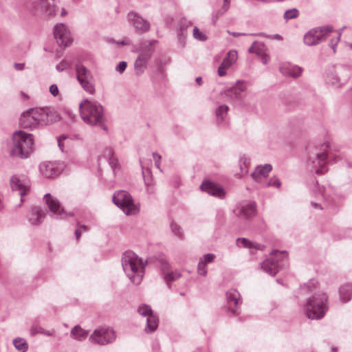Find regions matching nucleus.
Instances as JSON below:
<instances>
[{
  "label": "nucleus",
  "instance_id": "nucleus-1",
  "mask_svg": "<svg viewBox=\"0 0 352 352\" xmlns=\"http://www.w3.org/2000/svg\"><path fill=\"white\" fill-rule=\"evenodd\" d=\"M328 310V296L326 293H315L307 299L305 313L308 318L318 320L323 318Z\"/></svg>",
  "mask_w": 352,
  "mask_h": 352
},
{
  "label": "nucleus",
  "instance_id": "nucleus-2",
  "mask_svg": "<svg viewBox=\"0 0 352 352\" xmlns=\"http://www.w3.org/2000/svg\"><path fill=\"white\" fill-rule=\"evenodd\" d=\"M124 270L134 284H139L144 274V265L142 260L131 252H126L122 258Z\"/></svg>",
  "mask_w": 352,
  "mask_h": 352
},
{
  "label": "nucleus",
  "instance_id": "nucleus-3",
  "mask_svg": "<svg viewBox=\"0 0 352 352\" xmlns=\"http://www.w3.org/2000/svg\"><path fill=\"white\" fill-rule=\"evenodd\" d=\"M80 112L82 119L89 124H99L104 120L102 106L88 100L80 103Z\"/></svg>",
  "mask_w": 352,
  "mask_h": 352
},
{
  "label": "nucleus",
  "instance_id": "nucleus-4",
  "mask_svg": "<svg viewBox=\"0 0 352 352\" xmlns=\"http://www.w3.org/2000/svg\"><path fill=\"white\" fill-rule=\"evenodd\" d=\"M113 200L127 215L135 214L138 212V208L133 204L132 197L125 191L117 192Z\"/></svg>",
  "mask_w": 352,
  "mask_h": 352
},
{
  "label": "nucleus",
  "instance_id": "nucleus-5",
  "mask_svg": "<svg viewBox=\"0 0 352 352\" xmlns=\"http://www.w3.org/2000/svg\"><path fill=\"white\" fill-rule=\"evenodd\" d=\"M76 73L78 80L84 90L90 94H94L96 89L90 71L83 65H80L77 67Z\"/></svg>",
  "mask_w": 352,
  "mask_h": 352
},
{
  "label": "nucleus",
  "instance_id": "nucleus-6",
  "mask_svg": "<svg viewBox=\"0 0 352 352\" xmlns=\"http://www.w3.org/2000/svg\"><path fill=\"white\" fill-rule=\"evenodd\" d=\"M332 30L329 27L319 28L313 29L307 32L304 36V42L307 45L318 44L326 38Z\"/></svg>",
  "mask_w": 352,
  "mask_h": 352
},
{
  "label": "nucleus",
  "instance_id": "nucleus-7",
  "mask_svg": "<svg viewBox=\"0 0 352 352\" xmlns=\"http://www.w3.org/2000/svg\"><path fill=\"white\" fill-rule=\"evenodd\" d=\"M32 116L38 125L47 124L54 120V113L49 107L30 109Z\"/></svg>",
  "mask_w": 352,
  "mask_h": 352
},
{
  "label": "nucleus",
  "instance_id": "nucleus-8",
  "mask_svg": "<svg viewBox=\"0 0 352 352\" xmlns=\"http://www.w3.org/2000/svg\"><path fill=\"white\" fill-rule=\"evenodd\" d=\"M90 339L100 344H107L116 339V334L113 329L108 327H100L91 334Z\"/></svg>",
  "mask_w": 352,
  "mask_h": 352
},
{
  "label": "nucleus",
  "instance_id": "nucleus-9",
  "mask_svg": "<svg viewBox=\"0 0 352 352\" xmlns=\"http://www.w3.org/2000/svg\"><path fill=\"white\" fill-rule=\"evenodd\" d=\"M64 167V164L60 162H44L40 165L39 169L44 177L52 178L59 175Z\"/></svg>",
  "mask_w": 352,
  "mask_h": 352
},
{
  "label": "nucleus",
  "instance_id": "nucleus-10",
  "mask_svg": "<svg viewBox=\"0 0 352 352\" xmlns=\"http://www.w3.org/2000/svg\"><path fill=\"white\" fill-rule=\"evenodd\" d=\"M272 258L266 259L261 265V267L267 273L274 275L277 273L278 265L277 258L279 257H287V254L285 252L274 251L272 252Z\"/></svg>",
  "mask_w": 352,
  "mask_h": 352
},
{
  "label": "nucleus",
  "instance_id": "nucleus-11",
  "mask_svg": "<svg viewBox=\"0 0 352 352\" xmlns=\"http://www.w3.org/2000/svg\"><path fill=\"white\" fill-rule=\"evenodd\" d=\"M54 36L60 45L67 46L72 42L69 30L64 24H58L54 28Z\"/></svg>",
  "mask_w": 352,
  "mask_h": 352
},
{
  "label": "nucleus",
  "instance_id": "nucleus-12",
  "mask_svg": "<svg viewBox=\"0 0 352 352\" xmlns=\"http://www.w3.org/2000/svg\"><path fill=\"white\" fill-rule=\"evenodd\" d=\"M10 155L22 157V130H18L12 135Z\"/></svg>",
  "mask_w": 352,
  "mask_h": 352
},
{
  "label": "nucleus",
  "instance_id": "nucleus-13",
  "mask_svg": "<svg viewBox=\"0 0 352 352\" xmlns=\"http://www.w3.org/2000/svg\"><path fill=\"white\" fill-rule=\"evenodd\" d=\"M330 148L329 142L322 145V152L318 155L317 159L314 162L316 166V173L317 174H322L324 173L323 168L327 164V151Z\"/></svg>",
  "mask_w": 352,
  "mask_h": 352
},
{
  "label": "nucleus",
  "instance_id": "nucleus-14",
  "mask_svg": "<svg viewBox=\"0 0 352 352\" xmlns=\"http://www.w3.org/2000/svg\"><path fill=\"white\" fill-rule=\"evenodd\" d=\"M238 54L236 51H230L226 58L223 59L222 63L218 69V74L219 76H223L226 74V70L230 68L237 60Z\"/></svg>",
  "mask_w": 352,
  "mask_h": 352
},
{
  "label": "nucleus",
  "instance_id": "nucleus-15",
  "mask_svg": "<svg viewBox=\"0 0 352 352\" xmlns=\"http://www.w3.org/2000/svg\"><path fill=\"white\" fill-rule=\"evenodd\" d=\"M128 18L129 20L132 22L133 25L138 31L144 32L148 30L150 28L149 23L138 15L136 13L130 12L128 14Z\"/></svg>",
  "mask_w": 352,
  "mask_h": 352
},
{
  "label": "nucleus",
  "instance_id": "nucleus-16",
  "mask_svg": "<svg viewBox=\"0 0 352 352\" xmlns=\"http://www.w3.org/2000/svg\"><path fill=\"white\" fill-rule=\"evenodd\" d=\"M201 189L202 191L218 197H222L225 194L224 190L221 186L209 181L203 182Z\"/></svg>",
  "mask_w": 352,
  "mask_h": 352
},
{
  "label": "nucleus",
  "instance_id": "nucleus-17",
  "mask_svg": "<svg viewBox=\"0 0 352 352\" xmlns=\"http://www.w3.org/2000/svg\"><path fill=\"white\" fill-rule=\"evenodd\" d=\"M44 200L50 210L54 214L60 215L64 212V209L61 208L59 201L52 195L46 194L44 196Z\"/></svg>",
  "mask_w": 352,
  "mask_h": 352
},
{
  "label": "nucleus",
  "instance_id": "nucleus-18",
  "mask_svg": "<svg viewBox=\"0 0 352 352\" xmlns=\"http://www.w3.org/2000/svg\"><path fill=\"white\" fill-rule=\"evenodd\" d=\"M28 219L32 225H38L45 217V212L40 207H33L28 213Z\"/></svg>",
  "mask_w": 352,
  "mask_h": 352
},
{
  "label": "nucleus",
  "instance_id": "nucleus-19",
  "mask_svg": "<svg viewBox=\"0 0 352 352\" xmlns=\"http://www.w3.org/2000/svg\"><path fill=\"white\" fill-rule=\"evenodd\" d=\"M272 168L270 164L260 165L252 173V177L255 182H262L271 172Z\"/></svg>",
  "mask_w": 352,
  "mask_h": 352
},
{
  "label": "nucleus",
  "instance_id": "nucleus-20",
  "mask_svg": "<svg viewBox=\"0 0 352 352\" xmlns=\"http://www.w3.org/2000/svg\"><path fill=\"white\" fill-rule=\"evenodd\" d=\"M249 52L251 53H255L260 56L264 64H267L270 60V56L266 53L265 46L263 43L254 42L250 48Z\"/></svg>",
  "mask_w": 352,
  "mask_h": 352
},
{
  "label": "nucleus",
  "instance_id": "nucleus-21",
  "mask_svg": "<svg viewBox=\"0 0 352 352\" xmlns=\"http://www.w3.org/2000/svg\"><path fill=\"white\" fill-rule=\"evenodd\" d=\"M34 151V138L32 133L23 131V158L29 157Z\"/></svg>",
  "mask_w": 352,
  "mask_h": 352
},
{
  "label": "nucleus",
  "instance_id": "nucleus-22",
  "mask_svg": "<svg viewBox=\"0 0 352 352\" xmlns=\"http://www.w3.org/2000/svg\"><path fill=\"white\" fill-rule=\"evenodd\" d=\"M161 264L164 279L166 282L176 280L181 276V274L178 271L173 272L171 270L170 265L166 261H162Z\"/></svg>",
  "mask_w": 352,
  "mask_h": 352
},
{
  "label": "nucleus",
  "instance_id": "nucleus-23",
  "mask_svg": "<svg viewBox=\"0 0 352 352\" xmlns=\"http://www.w3.org/2000/svg\"><path fill=\"white\" fill-rule=\"evenodd\" d=\"M256 213V204L254 202H252L241 206L237 214L245 219H249L255 216Z\"/></svg>",
  "mask_w": 352,
  "mask_h": 352
},
{
  "label": "nucleus",
  "instance_id": "nucleus-24",
  "mask_svg": "<svg viewBox=\"0 0 352 352\" xmlns=\"http://www.w3.org/2000/svg\"><path fill=\"white\" fill-rule=\"evenodd\" d=\"M280 71L285 76L296 78L301 74L302 69L297 66H292L289 63H285L280 67Z\"/></svg>",
  "mask_w": 352,
  "mask_h": 352
},
{
  "label": "nucleus",
  "instance_id": "nucleus-25",
  "mask_svg": "<svg viewBox=\"0 0 352 352\" xmlns=\"http://www.w3.org/2000/svg\"><path fill=\"white\" fill-rule=\"evenodd\" d=\"M245 89L246 86L243 82H238L234 87L226 90V95L232 99H239Z\"/></svg>",
  "mask_w": 352,
  "mask_h": 352
},
{
  "label": "nucleus",
  "instance_id": "nucleus-26",
  "mask_svg": "<svg viewBox=\"0 0 352 352\" xmlns=\"http://www.w3.org/2000/svg\"><path fill=\"white\" fill-rule=\"evenodd\" d=\"M227 298L229 307L232 309V311L234 313L236 310L233 309V307H237V305L241 302L240 294L236 290H230L227 293Z\"/></svg>",
  "mask_w": 352,
  "mask_h": 352
},
{
  "label": "nucleus",
  "instance_id": "nucleus-27",
  "mask_svg": "<svg viewBox=\"0 0 352 352\" xmlns=\"http://www.w3.org/2000/svg\"><path fill=\"white\" fill-rule=\"evenodd\" d=\"M41 7L48 16H54L57 11L56 0H41Z\"/></svg>",
  "mask_w": 352,
  "mask_h": 352
},
{
  "label": "nucleus",
  "instance_id": "nucleus-28",
  "mask_svg": "<svg viewBox=\"0 0 352 352\" xmlns=\"http://www.w3.org/2000/svg\"><path fill=\"white\" fill-rule=\"evenodd\" d=\"M38 126V125L36 121H34L33 117L32 116L30 109L23 113V128L32 130Z\"/></svg>",
  "mask_w": 352,
  "mask_h": 352
},
{
  "label": "nucleus",
  "instance_id": "nucleus-29",
  "mask_svg": "<svg viewBox=\"0 0 352 352\" xmlns=\"http://www.w3.org/2000/svg\"><path fill=\"white\" fill-rule=\"evenodd\" d=\"M151 57V52H147L144 54H141L136 59L135 63V69L142 72L143 69L145 67L146 64Z\"/></svg>",
  "mask_w": 352,
  "mask_h": 352
},
{
  "label": "nucleus",
  "instance_id": "nucleus-30",
  "mask_svg": "<svg viewBox=\"0 0 352 352\" xmlns=\"http://www.w3.org/2000/svg\"><path fill=\"white\" fill-rule=\"evenodd\" d=\"M352 295V284L343 285L340 289V296L342 302L350 300Z\"/></svg>",
  "mask_w": 352,
  "mask_h": 352
},
{
  "label": "nucleus",
  "instance_id": "nucleus-31",
  "mask_svg": "<svg viewBox=\"0 0 352 352\" xmlns=\"http://www.w3.org/2000/svg\"><path fill=\"white\" fill-rule=\"evenodd\" d=\"M10 187L12 190H18L20 195V199L22 201V182L17 175H13L10 178Z\"/></svg>",
  "mask_w": 352,
  "mask_h": 352
},
{
  "label": "nucleus",
  "instance_id": "nucleus-32",
  "mask_svg": "<svg viewBox=\"0 0 352 352\" xmlns=\"http://www.w3.org/2000/svg\"><path fill=\"white\" fill-rule=\"evenodd\" d=\"M87 332L83 330L80 327L76 326L71 331V336L76 340H82L87 336Z\"/></svg>",
  "mask_w": 352,
  "mask_h": 352
},
{
  "label": "nucleus",
  "instance_id": "nucleus-33",
  "mask_svg": "<svg viewBox=\"0 0 352 352\" xmlns=\"http://www.w3.org/2000/svg\"><path fill=\"white\" fill-rule=\"evenodd\" d=\"M214 258V255L212 254H208L204 256V258L200 261L198 265V271L200 274L205 275L206 271L205 270V265L208 263L212 262Z\"/></svg>",
  "mask_w": 352,
  "mask_h": 352
},
{
  "label": "nucleus",
  "instance_id": "nucleus-34",
  "mask_svg": "<svg viewBox=\"0 0 352 352\" xmlns=\"http://www.w3.org/2000/svg\"><path fill=\"white\" fill-rule=\"evenodd\" d=\"M236 244L239 248H255L257 250L261 249V245L255 244L246 239H239L236 241Z\"/></svg>",
  "mask_w": 352,
  "mask_h": 352
},
{
  "label": "nucleus",
  "instance_id": "nucleus-35",
  "mask_svg": "<svg viewBox=\"0 0 352 352\" xmlns=\"http://www.w3.org/2000/svg\"><path fill=\"white\" fill-rule=\"evenodd\" d=\"M158 326V319L154 315H150L149 317L147 318V328L150 331H154L156 330Z\"/></svg>",
  "mask_w": 352,
  "mask_h": 352
},
{
  "label": "nucleus",
  "instance_id": "nucleus-36",
  "mask_svg": "<svg viewBox=\"0 0 352 352\" xmlns=\"http://www.w3.org/2000/svg\"><path fill=\"white\" fill-rule=\"evenodd\" d=\"M240 169L241 172L239 174V177H243L248 173V168L250 166V160L244 158L240 160Z\"/></svg>",
  "mask_w": 352,
  "mask_h": 352
},
{
  "label": "nucleus",
  "instance_id": "nucleus-37",
  "mask_svg": "<svg viewBox=\"0 0 352 352\" xmlns=\"http://www.w3.org/2000/svg\"><path fill=\"white\" fill-rule=\"evenodd\" d=\"M228 107L226 105L220 106L216 111V115L218 120L222 121L224 116L227 114Z\"/></svg>",
  "mask_w": 352,
  "mask_h": 352
},
{
  "label": "nucleus",
  "instance_id": "nucleus-38",
  "mask_svg": "<svg viewBox=\"0 0 352 352\" xmlns=\"http://www.w3.org/2000/svg\"><path fill=\"white\" fill-rule=\"evenodd\" d=\"M138 313L143 316H146L147 318L149 317L150 315L153 314L151 307L145 305L139 307Z\"/></svg>",
  "mask_w": 352,
  "mask_h": 352
},
{
  "label": "nucleus",
  "instance_id": "nucleus-39",
  "mask_svg": "<svg viewBox=\"0 0 352 352\" xmlns=\"http://www.w3.org/2000/svg\"><path fill=\"white\" fill-rule=\"evenodd\" d=\"M89 230L88 227L85 225H80L78 223L77 229L75 232L76 240L78 241L82 232H87Z\"/></svg>",
  "mask_w": 352,
  "mask_h": 352
},
{
  "label": "nucleus",
  "instance_id": "nucleus-40",
  "mask_svg": "<svg viewBox=\"0 0 352 352\" xmlns=\"http://www.w3.org/2000/svg\"><path fill=\"white\" fill-rule=\"evenodd\" d=\"M193 36L195 38L199 41H205L206 39V35L201 32L197 27H195L193 29Z\"/></svg>",
  "mask_w": 352,
  "mask_h": 352
},
{
  "label": "nucleus",
  "instance_id": "nucleus-41",
  "mask_svg": "<svg viewBox=\"0 0 352 352\" xmlns=\"http://www.w3.org/2000/svg\"><path fill=\"white\" fill-rule=\"evenodd\" d=\"M109 153L111 154L110 158H109V164L112 168L116 170V169L120 168V165L118 163V159L111 153V151H110Z\"/></svg>",
  "mask_w": 352,
  "mask_h": 352
},
{
  "label": "nucleus",
  "instance_id": "nucleus-42",
  "mask_svg": "<svg viewBox=\"0 0 352 352\" xmlns=\"http://www.w3.org/2000/svg\"><path fill=\"white\" fill-rule=\"evenodd\" d=\"M298 11L296 9L287 10L285 12L284 16L286 19H291L297 17Z\"/></svg>",
  "mask_w": 352,
  "mask_h": 352
},
{
  "label": "nucleus",
  "instance_id": "nucleus-43",
  "mask_svg": "<svg viewBox=\"0 0 352 352\" xmlns=\"http://www.w3.org/2000/svg\"><path fill=\"white\" fill-rule=\"evenodd\" d=\"M267 186H273V187H275L276 188H278L281 186V182H280V180L277 177H272L269 180L268 183L267 184Z\"/></svg>",
  "mask_w": 352,
  "mask_h": 352
},
{
  "label": "nucleus",
  "instance_id": "nucleus-44",
  "mask_svg": "<svg viewBox=\"0 0 352 352\" xmlns=\"http://www.w3.org/2000/svg\"><path fill=\"white\" fill-rule=\"evenodd\" d=\"M13 344L17 350H19V351L22 350V340L21 338H18L14 339L13 340Z\"/></svg>",
  "mask_w": 352,
  "mask_h": 352
},
{
  "label": "nucleus",
  "instance_id": "nucleus-45",
  "mask_svg": "<svg viewBox=\"0 0 352 352\" xmlns=\"http://www.w3.org/2000/svg\"><path fill=\"white\" fill-rule=\"evenodd\" d=\"M50 92L54 96H56L58 95L59 90L56 85H52L50 87Z\"/></svg>",
  "mask_w": 352,
  "mask_h": 352
},
{
  "label": "nucleus",
  "instance_id": "nucleus-46",
  "mask_svg": "<svg viewBox=\"0 0 352 352\" xmlns=\"http://www.w3.org/2000/svg\"><path fill=\"white\" fill-rule=\"evenodd\" d=\"M126 67V63L124 61H122L119 63V65L117 67V70L119 71L120 72H122L125 70Z\"/></svg>",
  "mask_w": 352,
  "mask_h": 352
},
{
  "label": "nucleus",
  "instance_id": "nucleus-47",
  "mask_svg": "<svg viewBox=\"0 0 352 352\" xmlns=\"http://www.w3.org/2000/svg\"><path fill=\"white\" fill-rule=\"evenodd\" d=\"M171 229H172V230H173V232H175V234H177L179 235V232H178V231H179V226H178L177 224H175V223H172V224H171Z\"/></svg>",
  "mask_w": 352,
  "mask_h": 352
},
{
  "label": "nucleus",
  "instance_id": "nucleus-48",
  "mask_svg": "<svg viewBox=\"0 0 352 352\" xmlns=\"http://www.w3.org/2000/svg\"><path fill=\"white\" fill-rule=\"evenodd\" d=\"M30 186L25 185V184H23V195H25V194H27L30 191Z\"/></svg>",
  "mask_w": 352,
  "mask_h": 352
},
{
  "label": "nucleus",
  "instance_id": "nucleus-49",
  "mask_svg": "<svg viewBox=\"0 0 352 352\" xmlns=\"http://www.w3.org/2000/svg\"><path fill=\"white\" fill-rule=\"evenodd\" d=\"M14 67L17 70H22V64H21V63H15L14 64Z\"/></svg>",
  "mask_w": 352,
  "mask_h": 352
},
{
  "label": "nucleus",
  "instance_id": "nucleus-50",
  "mask_svg": "<svg viewBox=\"0 0 352 352\" xmlns=\"http://www.w3.org/2000/svg\"><path fill=\"white\" fill-rule=\"evenodd\" d=\"M65 63H60V65H58L57 66V69H58V70L61 71L63 69V67H65Z\"/></svg>",
  "mask_w": 352,
  "mask_h": 352
},
{
  "label": "nucleus",
  "instance_id": "nucleus-51",
  "mask_svg": "<svg viewBox=\"0 0 352 352\" xmlns=\"http://www.w3.org/2000/svg\"><path fill=\"white\" fill-rule=\"evenodd\" d=\"M153 157L155 160H160L161 158V156L158 154L155 153V154H153Z\"/></svg>",
  "mask_w": 352,
  "mask_h": 352
},
{
  "label": "nucleus",
  "instance_id": "nucleus-52",
  "mask_svg": "<svg viewBox=\"0 0 352 352\" xmlns=\"http://www.w3.org/2000/svg\"><path fill=\"white\" fill-rule=\"evenodd\" d=\"M67 14V12H66L65 9V8H63V9H62V12H61V16H65Z\"/></svg>",
  "mask_w": 352,
  "mask_h": 352
},
{
  "label": "nucleus",
  "instance_id": "nucleus-53",
  "mask_svg": "<svg viewBox=\"0 0 352 352\" xmlns=\"http://www.w3.org/2000/svg\"><path fill=\"white\" fill-rule=\"evenodd\" d=\"M224 2H225V6H226V9H227L229 6L230 0H224Z\"/></svg>",
  "mask_w": 352,
  "mask_h": 352
},
{
  "label": "nucleus",
  "instance_id": "nucleus-54",
  "mask_svg": "<svg viewBox=\"0 0 352 352\" xmlns=\"http://www.w3.org/2000/svg\"><path fill=\"white\" fill-rule=\"evenodd\" d=\"M337 351H338V349L336 346H332L331 348V352H337Z\"/></svg>",
  "mask_w": 352,
  "mask_h": 352
},
{
  "label": "nucleus",
  "instance_id": "nucleus-55",
  "mask_svg": "<svg viewBox=\"0 0 352 352\" xmlns=\"http://www.w3.org/2000/svg\"><path fill=\"white\" fill-rule=\"evenodd\" d=\"M196 81L197 82V83H198L199 85H201V78H200V77L197 78Z\"/></svg>",
  "mask_w": 352,
  "mask_h": 352
},
{
  "label": "nucleus",
  "instance_id": "nucleus-56",
  "mask_svg": "<svg viewBox=\"0 0 352 352\" xmlns=\"http://www.w3.org/2000/svg\"><path fill=\"white\" fill-rule=\"evenodd\" d=\"M23 352L27 349L28 348V346L25 343L23 342Z\"/></svg>",
  "mask_w": 352,
  "mask_h": 352
},
{
  "label": "nucleus",
  "instance_id": "nucleus-57",
  "mask_svg": "<svg viewBox=\"0 0 352 352\" xmlns=\"http://www.w3.org/2000/svg\"><path fill=\"white\" fill-rule=\"evenodd\" d=\"M121 43L122 45H128L129 43L128 42V41H122Z\"/></svg>",
  "mask_w": 352,
  "mask_h": 352
},
{
  "label": "nucleus",
  "instance_id": "nucleus-58",
  "mask_svg": "<svg viewBox=\"0 0 352 352\" xmlns=\"http://www.w3.org/2000/svg\"><path fill=\"white\" fill-rule=\"evenodd\" d=\"M144 179H145V182H146V185H148L149 183H148V181H147V179H146V176L144 177Z\"/></svg>",
  "mask_w": 352,
  "mask_h": 352
},
{
  "label": "nucleus",
  "instance_id": "nucleus-59",
  "mask_svg": "<svg viewBox=\"0 0 352 352\" xmlns=\"http://www.w3.org/2000/svg\"><path fill=\"white\" fill-rule=\"evenodd\" d=\"M23 99L28 98V96L23 94Z\"/></svg>",
  "mask_w": 352,
  "mask_h": 352
},
{
  "label": "nucleus",
  "instance_id": "nucleus-60",
  "mask_svg": "<svg viewBox=\"0 0 352 352\" xmlns=\"http://www.w3.org/2000/svg\"><path fill=\"white\" fill-rule=\"evenodd\" d=\"M340 36V34H339L338 35V36H337V41H336V42L339 40Z\"/></svg>",
  "mask_w": 352,
  "mask_h": 352
},
{
  "label": "nucleus",
  "instance_id": "nucleus-61",
  "mask_svg": "<svg viewBox=\"0 0 352 352\" xmlns=\"http://www.w3.org/2000/svg\"><path fill=\"white\" fill-rule=\"evenodd\" d=\"M313 206L315 207V208H317L318 207V204H314Z\"/></svg>",
  "mask_w": 352,
  "mask_h": 352
},
{
  "label": "nucleus",
  "instance_id": "nucleus-62",
  "mask_svg": "<svg viewBox=\"0 0 352 352\" xmlns=\"http://www.w3.org/2000/svg\"><path fill=\"white\" fill-rule=\"evenodd\" d=\"M237 35H238V34H233V36H237Z\"/></svg>",
  "mask_w": 352,
  "mask_h": 352
},
{
  "label": "nucleus",
  "instance_id": "nucleus-63",
  "mask_svg": "<svg viewBox=\"0 0 352 352\" xmlns=\"http://www.w3.org/2000/svg\"><path fill=\"white\" fill-rule=\"evenodd\" d=\"M350 47L352 48V43L350 44Z\"/></svg>",
  "mask_w": 352,
  "mask_h": 352
}]
</instances>
